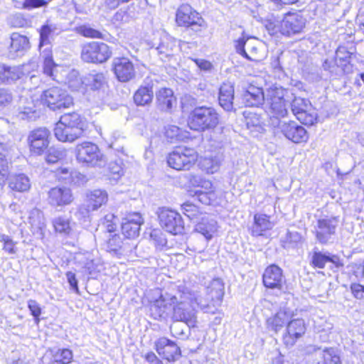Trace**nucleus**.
<instances>
[{"label": "nucleus", "mask_w": 364, "mask_h": 364, "mask_svg": "<svg viewBox=\"0 0 364 364\" xmlns=\"http://www.w3.org/2000/svg\"><path fill=\"white\" fill-rule=\"evenodd\" d=\"M174 302L173 308V318L176 321L186 323L189 327H194L197 323L196 308H200L205 313L215 314L214 306L203 301L197 292L188 290L179 291L173 298L170 299Z\"/></svg>", "instance_id": "1"}, {"label": "nucleus", "mask_w": 364, "mask_h": 364, "mask_svg": "<svg viewBox=\"0 0 364 364\" xmlns=\"http://www.w3.org/2000/svg\"><path fill=\"white\" fill-rule=\"evenodd\" d=\"M292 99V93L283 87H271L266 92V112L270 116L271 124H277L280 117L288 113V107Z\"/></svg>", "instance_id": "2"}, {"label": "nucleus", "mask_w": 364, "mask_h": 364, "mask_svg": "<svg viewBox=\"0 0 364 364\" xmlns=\"http://www.w3.org/2000/svg\"><path fill=\"white\" fill-rule=\"evenodd\" d=\"M84 133V122L76 112L68 113L61 116L56 123L54 134L63 142H73L81 137Z\"/></svg>", "instance_id": "3"}, {"label": "nucleus", "mask_w": 364, "mask_h": 364, "mask_svg": "<svg viewBox=\"0 0 364 364\" xmlns=\"http://www.w3.org/2000/svg\"><path fill=\"white\" fill-rule=\"evenodd\" d=\"M219 123V114L213 107H196L190 114L188 124L195 131L212 129Z\"/></svg>", "instance_id": "4"}, {"label": "nucleus", "mask_w": 364, "mask_h": 364, "mask_svg": "<svg viewBox=\"0 0 364 364\" xmlns=\"http://www.w3.org/2000/svg\"><path fill=\"white\" fill-rule=\"evenodd\" d=\"M305 26L304 18L297 14H289L277 23H269L267 28L271 34L278 32L282 35L290 36L302 31Z\"/></svg>", "instance_id": "5"}, {"label": "nucleus", "mask_w": 364, "mask_h": 364, "mask_svg": "<svg viewBox=\"0 0 364 364\" xmlns=\"http://www.w3.org/2000/svg\"><path fill=\"white\" fill-rule=\"evenodd\" d=\"M198 159L196 151L191 148L179 147L169 154L167 158L168 166L176 170H188Z\"/></svg>", "instance_id": "6"}, {"label": "nucleus", "mask_w": 364, "mask_h": 364, "mask_svg": "<svg viewBox=\"0 0 364 364\" xmlns=\"http://www.w3.org/2000/svg\"><path fill=\"white\" fill-rule=\"evenodd\" d=\"M112 55L110 48L105 43L92 42L82 46L81 58L87 63H102Z\"/></svg>", "instance_id": "7"}, {"label": "nucleus", "mask_w": 364, "mask_h": 364, "mask_svg": "<svg viewBox=\"0 0 364 364\" xmlns=\"http://www.w3.org/2000/svg\"><path fill=\"white\" fill-rule=\"evenodd\" d=\"M77 159L92 166H104L106 164L105 156L97 145L90 142H84L76 147Z\"/></svg>", "instance_id": "8"}, {"label": "nucleus", "mask_w": 364, "mask_h": 364, "mask_svg": "<svg viewBox=\"0 0 364 364\" xmlns=\"http://www.w3.org/2000/svg\"><path fill=\"white\" fill-rule=\"evenodd\" d=\"M338 223L339 218L336 216L318 219L313 230L316 241L321 245L331 242L336 234Z\"/></svg>", "instance_id": "9"}, {"label": "nucleus", "mask_w": 364, "mask_h": 364, "mask_svg": "<svg viewBox=\"0 0 364 364\" xmlns=\"http://www.w3.org/2000/svg\"><path fill=\"white\" fill-rule=\"evenodd\" d=\"M41 99L52 109L68 108L73 105V97L58 87H53L45 90Z\"/></svg>", "instance_id": "10"}, {"label": "nucleus", "mask_w": 364, "mask_h": 364, "mask_svg": "<svg viewBox=\"0 0 364 364\" xmlns=\"http://www.w3.org/2000/svg\"><path fill=\"white\" fill-rule=\"evenodd\" d=\"M260 46L261 43L257 38L245 34L235 41L237 53L251 61H259L263 58Z\"/></svg>", "instance_id": "11"}, {"label": "nucleus", "mask_w": 364, "mask_h": 364, "mask_svg": "<svg viewBox=\"0 0 364 364\" xmlns=\"http://www.w3.org/2000/svg\"><path fill=\"white\" fill-rule=\"evenodd\" d=\"M176 22L178 26L191 27L196 32L201 31L204 20L188 4H182L176 13Z\"/></svg>", "instance_id": "12"}, {"label": "nucleus", "mask_w": 364, "mask_h": 364, "mask_svg": "<svg viewBox=\"0 0 364 364\" xmlns=\"http://www.w3.org/2000/svg\"><path fill=\"white\" fill-rule=\"evenodd\" d=\"M291 105L293 114L302 124L312 125L316 120V113L309 100L294 97L291 100Z\"/></svg>", "instance_id": "13"}, {"label": "nucleus", "mask_w": 364, "mask_h": 364, "mask_svg": "<svg viewBox=\"0 0 364 364\" xmlns=\"http://www.w3.org/2000/svg\"><path fill=\"white\" fill-rule=\"evenodd\" d=\"M158 217L161 226L167 232L178 235L183 230V223L182 218L177 212L161 208L158 211Z\"/></svg>", "instance_id": "14"}, {"label": "nucleus", "mask_w": 364, "mask_h": 364, "mask_svg": "<svg viewBox=\"0 0 364 364\" xmlns=\"http://www.w3.org/2000/svg\"><path fill=\"white\" fill-rule=\"evenodd\" d=\"M108 200V194L105 190L95 189L86 193L85 203L78 208V213L82 217H86L90 212L97 210Z\"/></svg>", "instance_id": "15"}, {"label": "nucleus", "mask_w": 364, "mask_h": 364, "mask_svg": "<svg viewBox=\"0 0 364 364\" xmlns=\"http://www.w3.org/2000/svg\"><path fill=\"white\" fill-rule=\"evenodd\" d=\"M273 127H277L287 139L294 143H301L308 139L306 130L294 121H278L277 124L273 122Z\"/></svg>", "instance_id": "16"}, {"label": "nucleus", "mask_w": 364, "mask_h": 364, "mask_svg": "<svg viewBox=\"0 0 364 364\" xmlns=\"http://www.w3.org/2000/svg\"><path fill=\"white\" fill-rule=\"evenodd\" d=\"M50 132L46 128L32 131L28 136L30 151L33 154L41 155L49 144Z\"/></svg>", "instance_id": "17"}, {"label": "nucleus", "mask_w": 364, "mask_h": 364, "mask_svg": "<svg viewBox=\"0 0 364 364\" xmlns=\"http://www.w3.org/2000/svg\"><path fill=\"white\" fill-rule=\"evenodd\" d=\"M112 70L122 82H127L135 77V69L132 62L127 58H115L112 61Z\"/></svg>", "instance_id": "18"}, {"label": "nucleus", "mask_w": 364, "mask_h": 364, "mask_svg": "<svg viewBox=\"0 0 364 364\" xmlns=\"http://www.w3.org/2000/svg\"><path fill=\"white\" fill-rule=\"evenodd\" d=\"M74 196L70 188L65 186L52 188L48 192V203L53 207L65 206L71 204Z\"/></svg>", "instance_id": "19"}, {"label": "nucleus", "mask_w": 364, "mask_h": 364, "mask_svg": "<svg viewBox=\"0 0 364 364\" xmlns=\"http://www.w3.org/2000/svg\"><path fill=\"white\" fill-rule=\"evenodd\" d=\"M262 282L267 288L282 290L285 283L282 269L274 264L267 267L264 272Z\"/></svg>", "instance_id": "20"}, {"label": "nucleus", "mask_w": 364, "mask_h": 364, "mask_svg": "<svg viewBox=\"0 0 364 364\" xmlns=\"http://www.w3.org/2000/svg\"><path fill=\"white\" fill-rule=\"evenodd\" d=\"M144 223L141 215L139 213H132L124 218L122 223L123 235L129 239H134L139 235L141 225Z\"/></svg>", "instance_id": "21"}, {"label": "nucleus", "mask_w": 364, "mask_h": 364, "mask_svg": "<svg viewBox=\"0 0 364 364\" xmlns=\"http://www.w3.org/2000/svg\"><path fill=\"white\" fill-rule=\"evenodd\" d=\"M159 355L168 362H173L181 356L180 348L173 341L161 338L155 343Z\"/></svg>", "instance_id": "22"}, {"label": "nucleus", "mask_w": 364, "mask_h": 364, "mask_svg": "<svg viewBox=\"0 0 364 364\" xmlns=\"http://www.w3.org/2000/svg\"><path fill=\"white\" fill-rule=\"evenodd\" d=\"M306 332V326L302 319H293L288 322L287 334L284 336V342L287 346H292Z\"/></svg>", "instance_id": "23"}, {"label": "nucleus", "mask_w": 364, "mask_h": 364, "mask_svg": "<svg viewBox=\"0 0 364 364\" xmlns=\"http://www.w3.org/2000/svg\"><path fill=\"white\" fill-rule=\"evenodd\" d=\"M207 294L209 298L204 299L208 303L211 308L214 306L215 311L217 306L221 303L224 296V284L220 279H214L207 287Z\"/></svg>", "instance_id": "24"}, {"label": "nucleus", "mask_w": 364, "mask_h": 364, "mask_svg": "<svg viewBox=\"0 0 364 364\" xmlns=\"http://www.w3.org/2000/svg\"><path fill=\"white\" fill-rule=\"evenodd\" d=\"M242 100L246 106L259 107L266 102V94L262 88L250 85L242 95Z\"/></svg>", "instance_id": "25"}, {"label": "nucleus", "mask_w": 364, "mask_h": 364, "mask_svg": "<svg viewBox=\"0 0 364 364\" xmlns=\"http://www.w3.org/2000/svg\"><path fill=\"white\" fill-rule=\"evenodd\" d=\"M107 83L105 73L93 70L85 75V87L93 91L105 92Z\"/></svg>", "instance_id": "26"}, {"label": "nucleus", "mask_w": 364, "mask_h": 364, "mask_svg": "<svg viewBox=\"0 0 364 364\" xmlns=\"http://www.w3.org/2000/svg\"><path fill=\"white\" fill-rule=\"evenodd\" d=\"M156 107L162 112H169L176 103V97L172 90L161 88L156 94Z\"/></svg>", "instance_id": "27"}, {"label": "nucleus", "mask_w": 364, "mask_h": 364, "mask_svg": "<svg viewBox=\"0 0 364 364\" xmlns=\"http://www.w3.org/2000/svg\"><path fill=\"white\" fill-rule=\"evenodd\" d=\"M217 222L210 216L204 215L195 225V231L210 240L217 232Z\"/></svg>", "instance_id": "28"}, {"label": "nucleus", "mask_w": 364, "mask_h": 364, "mask_svg": "<svg viewBox=\"0 0 364 364\" xmlns=\"http://www.w3.org/2000/svg\"><path fill=\"white\" fill-rule=\"evenodd\" d=\"M23 75V72L20 67L0 65V84H11Z\"/></svg>", "instance_id": "29"}, {"label": "nucleus", "mask_w": 364, "mask_h": 364, "mask_svg": "<svg viewBox=\"0 0 364 364\" xmlns=\"http://www.w3.org/2000/svg\"><path fill=\"white\" fill-rule=\"evenodd\" d=\"M176 49V41L169 37H165L156 48L161 60L164 62L174 58V51Z\"/></svg>", "instance_id": "30"}, {"label": "nucleus", "mask_w": 364, "mask_h": 364, "mask_svg": "<svg viewBox=\"0 0 364 364\" xmlns=\"http://www.w3.org/2000/svg\"><path fill=\"white\" fill-rule=\"evenodd\" d=\"M56 176L59 181L65 184L80 186L85 182L84 175L77 171H70L67 168H59Z\"/></svg>", "instance_id": "31"}, {"label": "nucleus", "mask_w": 364, "mask_h": 364, "mask_svg": "<svg viewBox=\"0 0 364 364\" xmlns=\"http://www.w3.org/2000/svg\"><path fill=\"white\" fill-rule=\"evenodd\" d=\"M234 87L230 82L223 83L219 92L218 100L220 106L227 111L233 108Z\"/></svg>", "instance_id": "32"}, {"label": "nucleus", "mask_w": 364, "mask_h": 364, "mask_svg": "<svg viewBox=\"0 0 364 364\" xmlns=\"http://www.w3.org/2000/svg\"><path fill=\"white\" fill-rule=\"evenodd\" d=\"M173 295L166 294L165 295H161L160 297L153 301L150 305V311L151 315L155 318H159L163 316L166 312V309L168 306H173L174 302L171 301V298H173Z\"/></svg>", "instance_id": "33"}, {"label": "nucleus", "mask_w": 364, "mask_h": 364, "mask_svg": "<svg viewBox=\"0 0 364 364\" xmlns=\"http://www.w3.org/2000/svg\"><path fill=\"white\" fill-rule=\"evenodd\" d=\"M18 117L22 119H33L36 117V103L31 97L22 96L19 100Z\"/></svg>", "instance_id": "34"}, {"label": "nucleus", "mask_w": 364, "mask_h": 364, "mask_svg": "<svg viewBox=\"0 0 364 364\" xmlns=\"http://www.w3.org/2000/svg\"><path fill=\"white\" fill-rule=\"evenodd\" d=\"M274 223L269 220V217L265 214H255L254 224L252 227V234L254 236L262 235L264 231L273 228Z\"/></svg>", "instance_id": "35"}, {"label": "nucleus", "mask_w": 364, "mask_h": 364, "mask_svg": "<svg viewBox=\"0 0 364 364\" xmlns=\"http://www.w3.org/2000/svg\"><path fill=\"white\" fill-rule=\"evenodd\" d=\"M289 314L284 310H280L274 316L267 319V328L277 333L289 322Z\"/></svg>", "instance_id": "36"}, {"label": "nucleus", "mask_w": 364, "mask_h": 364, "mask_svg": "<svg viewBox=\"0 0 364 364\" xmlns=\"http://www.w3.org/2000/svg\"><path fill=\"white\" fill-rule=\"evenodd\" d=\"M154 97L152 86H141L134 95V101L137 106H146L151 103Z\"/></svg>", "instance_id": "37"}, {"label": "nucleus", "mask_w": 364, "mask_h": 364, "mask_svg": "<svg viewBox=\"0 0 364 364\" xmlns=\"http://www.w3.org/2000/svg\"><path fill=\"white\" fill-rule=\"evenodd\" d=\"M9 187L17 192H26L31 188L30 179L23 173L12 176L9 181Z\"/></svg>", "instance_id": "38"}, {"label": "nucleus", "mask_w": 364, "mask_h": 364, "mask_svg": "<svg viewBox=\"0 0 364 364\" xmlns=\"http://www.w3.org/2000/svg\"><path fill=\"white\" fill-rule=\"evenodd\" d=\"M30 48L28 38L18 33H12L11 36V51L21 53L28 50Z\"/></svg>", "instance_id": "39"}, {"label": "nucleus", "mask_w": 364, "mask_h": 364, "mask_svg": "<svg viewBox=\"0 0 364 364\" xmlns=\"http://www.w3.org/2000/svg\"><path fill=\"white\" fill-rule=\"evenodd\" d=\"M200 168L207 173L217 172L220 166V160L218 157H204L199 161Z\"/></svg>", "instance_id": "40"}, {"label": "nucleus", "mask_w": 364, "mask_h": 364, "mask_svg": "<svg viewBox=\"0 0 364 364\" xmlns=\"http://www.w3.org/2000/svg\"><path fill=\"white\" fill-rule=\"evenodd\" d=\"M5 146L4 144H1L0 151H6ZM6 157V155L0 152V187L4 186L10 173L9 164Z\"/></svg>", "instance_id": "41"}, {"label": "nucleus", "mask_w": 364, "mask_h": 364, "mask_svg": "<svg viewBox=\"0 0 364 364\" xmlns=\"http://www.w3.org/2000/svg\"><path fill=\"white\" fill-rule=\"evenodd\" d=\"M68 87L74 91H79L84 89L85 86V76L80 77L79 73L76 70H72L68 76Z\"/></svg>", "instance_id": "42"}, {"label": "nucleus", "mask_w": 364, "mask_h": 364, "mask_svg": "<svg viewBox=\"0 0 364 364\" xmlns=\"http://www.w3.org/2000/svg\"><path fill=\"white\" fill-rule=\"evenodd\" d=\"M122 240L119 235L109 232L106 242V249L109 252L118 254L122 247Z\"/></svg>", "instance_id": "43"}, {"label": "nucleus", "mask_w": 364, "mask_h": 364, "mask_svg": "<svg viewBox=\"0 0 364 364\" xmlns=\"http://www.w3.org/2000/svg\"><path fill=\"white\" fill-rule=\"evenodd\" d=\"M245 123L247 129L251 131L260 132L262 129V120L260 116L256 113L249 112L245 116Z\"/></svg>", "instance_id": "44"}, {"label": "nucleus", "mask_w": 364, "mask_h": 364, "mask_svg": "<svg viewBox=\"0 0 364 364\" xmlns=\"http://www.w3.org/2000/svg\"><path fill=\"white\" fill-rule=\"evenodd\" d=\"M57 30V27L54 24H45L40 29V43L39 48L43 46L48 45L49 36Z\"/></svg>", "instance_id": "45"}, {"label": "nucleus", "mask_w": 364, "mask_h": 364, "mask_svg": "<svg viewBox=\"0 0 364 364\" xmlns=\"http://www.w3.org/2000/svg\"><path fill=\"white\" fill-rule=\"evenodd\" d=\"M30 223L34 232H40L42 234L43 229L46 228L45 219L42 213L39 211H36L32 213L29 218Z\"/></svg>", "instance_id": "46"}, {"label": "nucleus", "mask_w": 364, "mask_h": 364, "mask_svg": "<svg viewBox=\"0 0 364 364\" xmlns=\"http://www.w3.org/2000/svg\"><path fill=\"white\" fill-rule=\"evenodd\" d=\"M183 213L186 215L190 220H193L196 224L197 222L201 220V217L203 215L199 210L198 208L191 204V203H185L183 205Z\"/></svg>", "instance_id": "47"}, {"label": "nucleus", "mask_w": 364, "mask_h": 364, "mask_svg": "<svg viewBox=\"0 0 364 364\" xmlns=\"http://www.w3.org/2000/svg\"><path fill=\"white\" fill-rule=\"evenodd\" d=\"M55 362L61 364L70 363L73 360V353L68 348H63L57 350L53 355Z\"/></svg>", "instance_id": "48"}, {"label": "nucleus", "mask_w": 364, "mask_h": 364, "mask_svg": "<svg viewBox=\"0 0 364 364\" xmlns=\"http://www.w3.org/2000/svg\"><path fill=\"white\" fill-rule=\"evenodd\" d=\"M66 156V151L63 149L50 147L48 150L46 161L48 164H54L63 159Z\"/></svg>", "instance_id": "49"}, {"label": "nucleus", "mask_w": 364, "mask_h": 364, "mask_svg": "<svg viewBox=\"0 0 364 364\" xmlns=\"http://www.w3.org/2000/svg\"><path fill=\"white\" fill-rule=\"evenodd\" d=\"M108 170L114 180L119 179L124 174L122 160L118 159L111 161L108 164Z\"/></svg>", "instance_id": "50"}, {"label": "nucleus", "mask_w": 364, "mask_h": 364, "mask_svg": "<svg viewBox=\"0 0 364 364\" xmlns=\"http://www.w3.org/2000/svg\"><path fill=\"white\" fill-rule=\"evenodd\" d=\"M328 257L327 255L319 252L317 248H314L311 257V264L314 267L320 269L324 268L328 262Z\"/></svg>", "instance_id": "51"}, {"label": "nucleus", "mask_w": 364, "mask_h": 364, "mask_svg": "<svg viewBox=\"0 0 364 364\" xmlns=\"http://www.w3.org/2000/svg\"><path fill=\"white\" fill-rule=\"evenodd\" d=\"M55 231L60 233L68 234L70 230V221L64 217L56 218L53 222Z\"/></svg>", "instance_id": "52"}, {"label": "nucleus", "mask_w": 364, "mask_h": 364, "mask_svg": "<svg viewBox=\"0 0 364 364\" xmlns=\"http://www.w3.org/2000/svg\"><path fill=\"white\" fill-rule=\"evenodd\" d=\"M323 358L326 363L341 364L340 358L334 348H325L323 350Z\"/></svg>", "instance_id": "53"}, {"label": "nucleus", "mask_w": 364, "mask_h": 364, "mask_svg": "<svg viewBox=\"0 0 364 364\" xmlns=\"http://www.w3.org/2000/svg\"><path fill=\"white\" fill-rule=\"evenodd\" d=\"M150 238L156 247H164L167 243L164 233L159 229H154L151 232Z\"/></svg>", "instance_id": "54"}, {"label": "nucleus", "mask_w": 364, "mask_h": 364, "mask_svg": "<svg viewBox=\"0 0 364 364\" xmlns=\"http://www.w3.org/2000/svg\"><path fill=\"white\" fill-rule=\"evenodd\" d=\"M355 55V52L348 50L345 46H339L336 52V59L343 62H349V60Z\"/></svg>", "instance_id": "55"}, {"label": "nucleus", "mask_w": 364, "mask_h": 364, "mask_svg": "<svg viewBox=\"0 0 364 364\" xmlns=\"http://www.w3.org/2000/svg\"><path fill=\"white\" fill-rule=\"evenodd\" d=\"M78 32L87 38H103V35L100 31L86 26H80L78 28Z\"/></svg>", "instance_id": "56"}, {"label": "nucleus", "mask_w": 364, "mask_h": 364, "mask_svg": "<svg viewBox=\"0 0 364 364\" xmlns=\"http://www.w3.org/2000/svg\"><path fill=\"white\" fill-rule=\"evenodd\" d=\"M0 242L4 243L3 250L9 254L13 255L16 252V244L9 236L4 234L0 235Z\"/></svg>", "instance_id": "57"}, {"label": "nucleus", "mask_w": 364, "mask_h": 364, "mask_svg": "<svg viewBox=\"0 0 364 364\" xmlns=\"http://www.w3.org/2000/svg\"><path fill=\"white\" fill-rule=\"evenodd\" d=\"M117 218L112 213H108L105 215L102 223L108 232H112L116 230L117 226Z\"/></svg>", "instance_id": "58"}, {"label": "nucleus", "mask_w": 364, "mask_h": 364, "mask_svg": "<svg viewBox=\"0 0 364 364\" xmlns=\"http://www.w3.org/2000/svg\"><path fill=\"white\" fill-rule=\"evenodd\" d=\"M165 136L171 142L181 139L180 129L175 125H168L165 127Z\"/></svg>", "instance_id": "59"}, {"label": "nucleus", "mask_w": 364, "mask_h": 364, "mask_svg": "<svg viewBox=\"0 0 364 364\" xmlns=\"http://www.w3.org/2000/svg\"><path fill=\"white\" fill-rule=\"evenodd\" d=\"M12 101V92L9 89L0 88V109L9 105Z\"/></svg>", "instance_id": "60"}, {"label": "nucleus", "mask_w": 364, "mask_h": 364, "mask_svg": "<svg viewBox=\"0 0 364 364\" xmlns=\"http://www.w3.org/2000/svg\"><path fill=\"white\" fill-rule=\"evenodd\" d=\"M28 307L31 311V315L34 317L36 323H39V316L41 314V308L39 304L33 299L28 301Z\"/></svg>", "instance_id": "61"}, {"label": "nucleus", "mask_w": 364, "mask_h": 364, "mask_svg": "<svg viewBox=\"0 0 364 364\" xmlns=\"http://www.w3.org/2000/svg\"><path fill=\"white\" fill-rule=\"evenodd\" d=\"M10 24L16 28H23L28 24L26 18L21 14H16L9 18Z\"/></svg>", "instance_id": "62"}, {"label": "nucleus", "mask_w": 364, "mask_h": 364, "mask_svg": "<svg viewBox=\"0 0 364 364\" xmlns=\"http://www.w3.org/2000/svg\"><path fill=\"white\" fill-rule=\"evenodd\" d=\"M192 183L194 186H196L198 187H200L201 188L204 189V191H213L212 190L213 184L212 182L209 180H206L204 178H202L200 177H194L193 180L191 181Z\"/></svg>", "instance_id": "63"}, {"label": "nucleus", "mask_w": 364, "mask_h": 364, "mask_svg": "<svg viewBox=\"0 0 364 364\" xmlns=\"http://www.w3.org/2000/svg\"><path fill=\"white\" fill-rule=\"evenodd\" d=\"M198 200L203 204L209 205L215 197L213 191H198Z\"/></svg>", "instance_id": "64"}]
</instances>
